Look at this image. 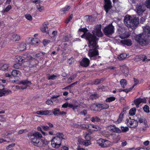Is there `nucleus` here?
Here are the masks:
<instances>
[{
	"instance_id": "nucleus-1",
	"label": "nucleus",
	"mask_w": 150,
	"mask_h": 150,
	"mask_svg": "<svg viewBox=\"0 0 150 150\" xmlns=\"http://www.w3.org/2000/svg\"><path fill=\"white\" fill-rule=\"evenodd\" d=\"M143 32L139 35H136L134 37L135 39L141 45L145 46L149 42L148 38L150 37V28L148 26L143 27Z\"/></svg>"
},
{
	"instance_id": "nucleus-2",
	"label": "nucleus",
	"mask_w": 150,
	"mask_h": 150,
	"mask_svg": "<svg viewBox=\"0 0 150 150\" xmlns=\"http://www.w3.org/2000/svg\"><path fill=\"white\" fill-rule=\"evenodd\" d=\"M42 134L37 132L34 133L31 135L30 139L31 142L34 145L39 147L44 146L47 144V141L41 139Z\"/></svg>"
},
{
	"instance_id": "nucleus-3",
	"label": "nucleus",
	"mask_w": 150,
	"mask_h": 150,
	"mask_svg": "<svg viewBox=\"0 0 150 150\" xmlns=\"http://www.w3.org/2000/svg\"><path fill=\"white\" fill-rule=\"evenodd\" d=\"M92 33L93 34L89 32L83 33L81 36V38H85L88 41L89 47H92L95 46L96 44V41H98L99 40L95 35H94V31H93Z\"/></svg>"
},
{
	"instance_id": "nucleus-4",
	"label": "nucleus",
	"mask_w": 150,
	"mask_h": 150,
	"mask_svg": "<svg viewBox=\"0 0 150 150\" xmlns=\"http://www.w3.org/2000/svg\"><path fill=\"white\" fill-rule=\"evenodd\" d=\"M139 19L135 17L133 18L129 15H126L124 20V23L128 28L132 29L134 28L139 24Z\"/></svg>"
},
{
	"instance_id": "nucleus-5",
	"label": "nucleus",
	"mask_w": 150,
	"mask_h": 150,
	"mask_svg": "<svg viewBox=\"0 0 150 150\" xmlns=\"http://www.w3.org/2000/svg\"><path fill=\"white\" fill-rule=\"evenodd\" d=\"M64 136L62 133H57L56 136L52 138L51 140V145L55 148L57 149L61 145L62 139H65Z\"/></svg>"
},
{
	"instance_id": "nucleus-6",
	"label": "nucleus",
	"mask_w": 150,
	"mask_h": 150,
	"mask_svg": "<svg viewBox=\"0 0 150 150\" xmlns=\"http://www.w3.org/2000/svg\"><path fill=\"white\" fill-rule=\"evenodd\" d=\"M12 78L15 79V80H12L13 82H15L17 84H22V86H16V88L17 89H24L26 88L28 85L30 84V82L27 80H22L21 81H19V78L18 76H12Z\"/></svg>"
},
{
	"instance_id": "nucleus-7",
	"label": "nucleus",
	"mask_w": 150,
	"mask_h": 150,
	"mask_svg": "<svg viewBox=\"0 0 150 150\" xmlns=\"http://www.w3.org/2000/svg\"><path fill=\"white\" fill-rule=\"evenodd\" d=\"M38 63V61L35 59L33 58L31 55H28L26 57V61L25 62L24 66L25 67L30 69L35 66Z\"/></svg>"
},
{
	"instance_id": "nucleus-8",
	"label": "nucleus",
	"mask_w": 150,
	"mask_h": 150,
	"mask_svg": "<svg viewBox=\"0 0 150 150\" xmlns=\"http://www.w3.org/2000/svg\"><path fill=\"white\" fill-rule=\"evenodd\" d=\"M97 41H96V44L95 46L92 47H89L91 49L89 50L88 53V56L91 58H93L94 59H96L97 56L99 54L98 51L97 50L98 46L97 45Z\"/></svg>"
},
{
	"instance_id": "nucleus-9",
	"label": "nucleus",
	"mask_w": 150,
	"mask_h": 150,
	"mask_svg": "<svg viewBox=\"0 0 150 150\" xmlns=\"http://www.w3.org/2000/svg\"><path fill=\"white\" fill-rule=\"evenodd\" d=\"M114 27L112 23H110L104 28L103 31L105 35H111L114 33Z\"/></svg>"
},
{
	"instance_id": "nucleus-10",
	"label": "nucleus",
	"mask_w": 150,
	"mask_h": 150,
	"mask_svg": "<svg viewBox=\"0 0 150 150\" xmlns=\"http://www.w3.org/2000/svg\"><path fill=\"white\" fill-rule=\"evenodd\" d=\"M97 143L99 146L102 148L108 147L111 144L110 141L102 139H100L97 140Z\"/></svg>"
},
{
	"instance_id": "nucleus-11",
	"label": "nucleus",
	"mask_w": 150,
	"mask_h": 150,
	"mask_svg": "<svg viewBox=\"0 0 150 150\" xmlns=\"http://www.w3.org/2000/svg\"><path fill=\"white\" fill-rule=\"evenodd\" d=\"M125 123L129 127L131 128H134L138 125V122L134 119H127L125 121Z\"/></svg>"
},
{
	"instance_id": "nucleus-12",
	"label": "nucleus",
	"mask_w": 150,
	"mask_h": 150,
	"mask_svg": "<svg viewBox=\"0 0 150 150\" xmlns=\"http://www.w3.org/2000/svg\"><path fill=\"white\" fill-rule=\"evenodd\" d=\"M16 132V130H12L9 132L7 134H2V137H4V139H0V143L2 142H9L11 141V139L8 137H7L8 135L14 133Z\"/></svg>"
},
{
	"instance_id": "nucleus-13",
	"label": "nucleus",
	"mask_w": 150,
	"mask_h": 150,
	"mask_svg": "<svg viewBox=\"0 0 150 150\" xmlns=\"http://www.w3.org/2000/svg\"><path fill=\"white\" fill-rule=\"evenodd\" d=\"M101 24L97 25L96 27L95 31H93L94 33H96V36L98 37H101L103 36V34L101 31Z\"/></svg>"
},
{
	"instance_id": "nucleus-14",
	"label": "nucleus",
	"mask_w": 150,
	"mask_h": 150,
	"mask_svg": "<svg viewBox=\"0 0 150 150\" xmlns=\"http://www.w3.org/2000/svg\"><path fill=\"white\" fill-rule=\"evenodd\" d=\"M103 7L106 13H108L109 10L112 8V2L111 1L107 2H104Z\"/></svg>"
},
{
	"instance_id": "nucleus-15",
	"label": "nucleus",
	"mask_w": 150,
	"mask_h": 150,
	"mask_svg": "<svg viewBox=\"0 0 150 150\" xmlns=\"http://www.w3.org/2000/svg\"><path fill=\"white\" fill-rule=\"evenodd\" d=\"M134 102L137 108L139 107V105L141 103H146V100L145 98H140L136 99L134 100Z\"/></svg>"
},
{
	"instance_id": "nucleus-16",
	"label": "nucleus",
	"mask_w": 150,
	"mask_h": 150,
	"mask_svg": "<svg viewBox=\"0 0 150 150\" xmlns=\"http://www.w3.org/2000/svg\"><path fill=\"white\" fill-rule=\"evenodd\" d=\"M79 62L81 66L86 67L89 66L90 60L87 58H83Z\"/></svg>"
},
{
	"instance_id": "nucleus-17",
	"label": "nucleus",
	"mask_w": 150,
	"mask_h": 150,
	"mask_svg": "<svg viewBox=\"0 0 150 150\" xmlns=\"http://www.w3.org/2000/svg\"><path fill=\"white\" fill-rule=\"evenodd\" d=\"M136 9L137 13L139 16H142L144 12L145 11V9L143 6L140 5H137Z\"/></svg>"
},
{
	"instance_id": "nucleus-18",
	"label": "nucleus",
	"mask_w": 150,
	"mask_h": 150,
	"mask_svg": "<svg viewBox=\"0 0 150 150\" xmlns=\"http://www.w3.org/2000/svg\"><path fill=\"white\" fill-rule=\"evenodd\" d=\"M26 58H25L24 57L20 56H16L15 58V61L16 62H21V64L23 63L24 65L25 62L26 61Z\"/></svg>"
},
{
	"instance_id": "nucleus-19",
	"label": "nucleus",
	"mask_w": 150,
	"mask_h": 150,
	"mask_svg": "<svg viewBox=\"0 0 150 150\" xmlns=\"http://www.w3.org/2000/svg\"><path fill=\"white\" fill-rule=\"evenodd\" d=\"M71 6L69 5H66L61 8L60 10V14L61 15L66 14L70 9Z\"/></svg>"
},
{
	"instance_id": "nucleus-20",
	"label": "nucleus",
	"mask_w": 150,
	"mask_h": 150,
	"mask_svg": "<svg viewBox=\"0 0 150 150\" xmlns=\"http://www.w3.org/2000/svg\"><path fill=\"white\" fill-rule=\"evenodd\" d=\"M107 129L109 131L119 133L120 132V129L114 125L108 126L107 127Z\"/></svg>"
},
{
	"instance_id": "nucleus-21",
	"label": "nucleus",
	"mask_w": 150,
	"mask_h": 150,
	"mask_svg": "<svg viewBox=\"0 0 150 150\" xmlns=\"http://www.w3.org/2000/svg\"><path fill=\"white\" fill-rule=\"evenodd\" d=\"M36 113L39 115H52V111L50 110H40L36 112Z\"/></svg>"
},
{
	"instance_id": "nucleus-22",
	"label": "nucleus",
	"mask_w": 150,
	"mask_h": 150,
	"mask_svg": "<svg viewBox=\"0 0 150 150\" xmlns=\"http://www.w3.org/2000/svg\"><path fill=\"white\" fill-rule=\"evenodd\" d=\"M0 90V97L5 96L6 94H8L11 93V90L6 89H4Z\"/></svg>"
},
{
	"instance_id": "nucleus-23",
	"label": "nucleus",
	"mask_w": 150,
	"mask_h": 150,
	"mask_svg": "<svg viewBox=\"0 0 150 150\" xmlns=\"http://www.w3.org/2000/svg\"><path fill=\"white\" fill-rule=\"evenodd\" d=\"M120 69L121 72L124 75H128L129 69L127 67L125 66L121 67Z\"/></svg>"
},
{
	"instance_id": "nucleus-24",
	"label": "nucleus",
	"mask_w": 150,
	"mask_h": 150,
	"mask_svg": "<svg viewBox=\"0 0 150 150\" xmlns=\"http://www.w3.org/2000/svg\"><path fill=\"white\" fill-rule=\"evenodd\" d=\"M74 126L75 127L81 128H83L85 129H88L89 130H90L91 129H90L91 127H90V125H87L84 124H83L82 125H79L76 124V125Z\"/></svg>"
},
{
	"instance_id": "nucleus-25",
	"label": "nucleus",
	"mask_w": 150,
	"mask_h": 150,
	"mask_svg": "<svg viewBox=\"0 0 150 150\" xmlns=\"http://www.w3.org/2000/svg\"><path fill=\"white\" fill-rule=\"evenodd\" d=\"M121 43L124 45L128 46H130L132 45V42L131 39H126L121 41Z\"/></svg>"
},
{
	"instance_id": "nucleus-26",
	"label": "nucleus",
	"mask_w": 150,
	"mask_h": 150,
	"mask_svg": "<svg viewBox=\"0 0 150 150\" xmlns=\"http://www.w3.org/2000/svg\"><path fill=\"white\" fill-rule=\"evenodd\" d=\"M125 113V112L124 111H123L121 112L117 120L115 122L116 123L118 124L121 122L123 120V115Z\"/></svg>"
},
{
	"instance_id": "nucleus-27",
	"label": "nucleus",
	"mask_w": 150,
	"mask_h": 150,
	"mask_svg": "<svg viewBox=\"0 0 150 150\" xmlns=\"http://www.w3.org/2000/svg\"><path fill=\"white\" fill-rule=\"evenodd\" d=\"M8 67V64H3L1 63L0 64V69L3 70L5 71L6 70Z\"/></svg>"
},
{
	"instance_id": "nucleus-28",
	"label": "nucleus",
	"mask_w": 150,
	"mask_h": 150,
	"mask_svg": "<svg viewBox=\"0 0 150 150\" xmlns=\"http://www.w3.org/2000/svg\"><path fill=\"white\" fill-rule=\"evenodd\" d=\"M90 129H91L89 131L92 130L93 131H97L100 129V128L98 126L96 125H90Z\"/></svg>"
},
{
	"instance_id": "nucleus-29",
	"label": "nucleus",
	"mask_w": 150,
	"mask_h": 150,
	"mask_svg": "<svg viewBox=\"0 0 150 150\" xmlns=\"http://www.w3.org/2000/svg\"><path fill=\"white\" fill-rule=\"evenodd\" d=\"M138 57V58L140 59V60H142L143 62L150 61V59H148L146 56L144 55H141Z\"/></svg>"
},
{
	"instance_id": "nucleus-30",
	"label": "nucleus",
	"mask_w": 150,
	"mask_h": 150,
	"mask_svg": "<svg viewBox=\"0 0 150 150\" xmlns=\"http://www.w3.org/2000/svg\"><path fill=\"white\" fill-rule=\"evenodd\" d=\"M46 53L43 52H39L37 53L35 55V57L36 58L40 57L41 59L42 58V59L44 57V56Z\"/></svg>"
},
{
	"instance_id": "nucleus-31",
	"label": "nucleus",
	"mask_w": 150,
	"mask_h": 150,
	"mask_svg": "<svg viewBox=\"0 0 150 150\" xmlns=\"http://www.w3.org/2000/svg\"><path fill=\"white\" fill-rule=\"evenodd\" d=\"M21 73V72L19 71L16 70H13L11 72V75L9 74L6 73L5 74V75H20Z\"/></svg>"
},
{
	"instance_id": "nucleus-32",
	"label": "nucleus",
	"mask_w": 150,
	"mask_h": 150,
	"mask_svg": "<svg viewBox=\"0 0 150 150\" xmlns=\"http://www.w3.org/2000/svg\"><path fill=\"white\" fill-rule=\"evenodd\" d=\"M39 40L38 38H33L31 40L30 44L33 45H38V44Z\"/></svg>"
},
{
	"instance_id": "nucleus-33",
	"label": "nucleus",
	"mask_w": 150,
	"mask_h": 150,
	"mask_svg": "<svg viewBox=\"0 0 150 150\" xmlns=\"http://www.w3.org/2000/svg\"><path fill=\"white\" fill-rule=\"evenodd\" d=\"M97 107H98V108H100L101 109H105L108 108L109 107V105L108 104L104 103L102 104L98 105Z\"/></svg>"
},
{
	"instance_id": "nucleus-34",
	"label": "nucleus",
	"mask_w": 150,
	"mask_h": 150,
	"mask_svg": "<svg viewBox=\"0 0 150 150\" xmlns=\"http://www.w3.org/2000/svg\"><path fill=\"white\" fill-rule=\"evenodd\" d=\"M20 39V36L16 34H13L12 36V38L11 40L13 42L19 41Z\"/></svg>"
},
{
	"instance_id": "nucleus-35",
	"label": "nucleus",
	"mask_w": 150,
	"mask_h": 150,
	"mask_svg": "<svg viewBox=\"0 0 150 150\" xmlns=\"http://www.w3.org/2000/svg\"><path fill=\"white\" fill-rule=\"evenodd\" d=\"M127 56V54L125 53H123L119 55L118 57V59L122 60L125 59Z\"/></svg>"
},
{
	"instance_id": "nucleus-36",
	"label": "nucleus",
	"mask_w": 150,
	"mask_h": 150,
	"mask_svg": "<svg viewBox=\"0 0 150 150\" xmlns=\"http://www.w3.org/2000/svg\"><path fill=\"white\" fill-rule=\"evenodd\" d=\"M127 83L126 80L125 79H121L120 81V84L123 88H125L127 84Z\"/></svg>"
},
{
	"instance_id": "nucleus-37",
	"label": "nucleus",
	"mask_w": 150,
	"mask_h": 150,
	"mask_svg": "<svg viewBox=\"0 0 150 150\" xmlns=\"http://www.w3.org/2000/svg\"><path fill=\"white\" fill-rule=\"evenodd\" d=\"M130 35L129 32H125L123 34L121 35L120 37L121 38L123 39L128 38Z\"/></svg>"
},
{
	"instance_id": "nucleus-38",
	"label": "nucleus",
	"mask_w": 150,
	"mask_h": 150,
	"mask_svg": "<svg viewBox=\"0 0 150 150\" xmlns=\"http://www.w3.org/2000/svg\"><path fill=\"white\" fill-rule=\"evenodd\" d=\"M137 119L140 123H144L145 125L147 122L146 119L144 117H138Z\"/></svg>"
},
{
	"instance_id": "nucleus-39",
	"label": "nucleus",
	"mask_w": 150,
	"mask_h": 150,
	"mask_svg": "<svg viewBox=\"0 0 150 150\" xmlns=\"http://www.w3.org/2000/svg\"><path fill=\"white\" fill-rule=\"evenodd\" d=\"M92 133V132L89 131V133H86L84 134V136L85 139L86 140H90L91 139L90 134Z\"/></svg>"
},
{
	"instance_id": "nucleus-40",
	"label": "nucleus",
	"mask_w": 150,
	"mask_h": 150,
	"mask_svg": "<svg viewBox=\"0 0 150 150\" xmlns=\"http://www.w3.org/2000/svg\"><path fill=\"white\" fill-rule=\"evenodd\" d=\"M136 109L135 108H132L130 109L129 111V114L131 116H133L135 114Z\"/></svg>"
},
{
	"instance_id": "nucleus-41",
	"label": "nucleus",
	"mask_w": 150,
	"mask_h": 150,
	"mask_svg": "<svg viewBox=\"0 0 150 150\" xmlns=\"http://www.w3.org/2000/svg\"><path fill=\"white\" fill-rule=\"evenodd\" d=\"M73 107L72 104L70 103H68L67 102L65 103L62 106V108H66L67 107H69L71 108Z\"/></svg>"
},
{
	"instance_id": "nucleus-42",
	"label": "nucleus",
	"mask_w": 150,
	"mask_h": 150,
	"mask_svg": "<svg viewBox=\"0 0 150 150\" xmlns=\"http://www.w3.org/2000/svg\"><path fill=\"white\" fill-rule=\"evenodd\" d=\"M115 97L112 96L108 98L105 101L107 102H111L112 101L115 100Z\"/></svg>"
},
{
	"instance_id": "nucleus-43",
	"label": "nucleus",
	"mask_w": 150,
	"mask_h": 150,
	"mask_svg": "<svg viewBox=\"0 0 150 150\" xmlns=\"http://www.w3.org/2000/svg\"><path fill=\"white\" fill-rule=\"evenodd\" d=\"M97 105H97L95 104H93L90 107L91 109L93 110H98V107H97Z\"/></svg>"
},
{
	"instance_id": "nucleus-44",
	"label": "nucleus",
	"mask_w": 150,
	"mask_h": 150,
	"mask_svg": "<svg viewBox=\"0 0 150 150\" xmlns=\"http://www.w3.org/2000/svg\"><path fill=\"white\" fill-rule=\"evenodd\" d=\"M136 85V84H134L132 87L129 88L123 89V91L125 92L126 93H128Z\"/></svg>"
},
{
	"instance_id": "nucleus-45",
	"label": "nucleus",
	"mask_w": 150,
	"mask_h": 150,
	"mask_svg": "<svg viewBox=\"0 0 150 150\" xmlns=\"http://www.w3.org/2000/svg\"><path fill=\"white\" fill-rule=\"evenodd\" d=\"M52 112L53 114L54 115H59V109L57 108H54L52 110Z\"/></svg>"
},
{
	"instance_id": "nucleus-46",
	"label": "nucleus",
	"mask_w": 150,
	"mask_h": 150,
	"mask_svg": "<svg viewBox=\"0 0 150 150\" xmlns=\"http://www.w3.org/2000/svg\"><path fill=\"white\" fill-rule=\"evenodd\" d=\"M26 45L25 43L21 44L20 45V51H24L26 49Z\"/></svg>"
},
{
	"instance_id": "nucleus-47",
	"label": "nucleus",
	"mask_w": 150,
	"mask_h": 150,
	"mask_svg": "<svg viewBox=\"0 0 150 150\" xmlns=\"http://www.w3.org/2000/svg\"><path fill=\"white\" fill-rule=\"evenodd\" d=\"M88 30L86 28H80L78 32H83V33H87Z\"/></svg>"
},
{
	"instance_id": "nucleus-48",
	"label": "nucleus",
	"mask_w": 150,
	"mask_h": 150,
	"mask_svg": "<svg viewBox=\"0 0 150 150\" xmlns=\"http://www.w3.org/2000/svg\"><path fill=\"white\" fill-rule=\"evenodd\" d=\"M69 38L67 35L64 36L62 39V41L63 42H66L69 41Z\"/></svg>"
},
{
	"instance_id": "nucleus-49",
	"label": "nucleus",
	"mask_w": 150,
	"mask_h": 150,
	"mask_svg": "<svg viewBox=\"0 0 150 150\" xmlns=\"http://www.w3.org/2000/svg\"><path fill=\"white\" fill-rule=\"evenodd\" d=\"M22 64L17 63L14 64L13 65V67L16 69H20L21 66Z\"/></svg>"
},
{
	"instance_id": "nucleus-50",
	"label": "nucleus",
	"mask_w": 150,
	"mask_h": 150,
	"mask_svg": "<svg viewBox=\"0 0 150 150\" xmlns=\"http://www.w3.org/2000/svg\"><path fill=\"white\" fill-rule=\"evenodd\" d=\"M73 18L72 14H71L69 16V18H67L65 21V23L66 24H68L70 21Z\"/></svg>"
},
{
	"instance_id": "nucleus-51",
	"label": "nucleus",
	"mask_w": 150,
	"mask_h": 150,
	"mask_svg": "<svg viewBox=\"0 0 150 150\" xmlns=\"http://www.w3.org/2000/svg\"><path fill=\"white\" fill-rule=\"evenodd\" d=\"M25 17L28 20L31 21L33 19V18L30 14H26L25 15Z\"/></svg>"
},
{
	"instance_id": "nucleus-52",
	"label": "nucleus",
	"mask_w": 150,
	"mask_h": 150,
	"mask_svg": "<svg viewBox=\"0 0 150 150\" xmlns=\"http://www.w3.org/2000/svg\"><path fill=\"white\" fill-rule=\"evenodd\" d=\"M91 120L92 122H99L100 121V120L98 117H92L91 118Z\"/></svg>"
},
{
	"instance_id": "nucleus-53",
	"label": "nucleus",
	"mask_w": 150,
	"mask_h": 150,
	"mask_svg": "<svg viewBox=\"0 0 150 150\" xmlns=\"http://www.w3.org/2000/svg\"><path fill=\"white\" fill-rule=\"evenodd\" d=\"M121 129L122 132H126L129 130V128L127 127H121Z\"/></svg>"
},
{
	"instance_id": "nucleus-54",
	"label": "nucleus",
	"mask_w": 150,
	"mask_h": 150,
	"mask_svg": "<svg viewBox=\"0 0 150 150\" xmlns=\"http://www.w3.org/2000/svg\"><path fill=\"white\" fill-rule=\"evenodd\" d=\"M11 8V5H8L4 10V12L5 13L8 12Z\"/></svg>"
},
{
	"instance_id": "nucleus-55",
	"label": "nucleus",
	"mask_w": 150,
	"mask_h": 150,
	"mask_svg": "<svg viewBox=\"0 0 150 150\" xmlns=\"http://www.w3.org/2000/svg\"><path fill=\"white\" fill-rule=\"evenodd\" d=\"M144 111L146 112H149V107L147 105L144 106L143 108Z\"/></svg>"
},
{
	"instance_id": "nucleus-56",
	"label": "nucleus",
	"mask_w": 150,
	"mask_h": 150,
	"mask_svg": "<svg viewBox=\"0 0 150 150\" xmlns=\"http://www.w3.org/2000/svg\"><path fill=\"white\" fill-rule=\"evenodd\" d=\"M145 5L147 8L150 9V0H146Z\"/></svg>"
},
{
	"instance_id": "nucleus-57",
	"label": "nucleus",
	"mask_w": 150,
	"mask_h": 150,
	"mask_svg": "<svg viewBox=\"0 0 150 150\" xmlns=\"http://www.w3.org/2000/svg\"><path fill=\"white\" fill-rule=\"evenodd\" d=\"M91 144L90 140H86L84 141L83 143V145L86 146H88Z\"/></svg>"
},
{
	"instance_id": "nucleus-58",
	"label": "nucleus",
	"mask_w": 150,
	"mask_h": 150,
	"mask_svg": "<svg viewBox=\"0 0 150 150\" xmlns=\"http://www.w3.org/2000/svg\"><path fill=\"white\" fill-rule=\"evenodd\" d=\"M48 28L47 26H44L43 27H42L41 28V30L43 32L45 33L48 30Z\"/></svg>"
},
{
	"instance_id": "nucleus-59",
	"label": "nucleus",
	"mask_w": 150,
	"mask_h": 150,
	"mask_svg": "<svg viewBox=\"0 0 150 150\" xmlns=\"http://www.w3.org/2000/svg\"><path fill=\"white\" fill-rule=\"evenodd\" d=\"M98 96L97 94H92L90 96V98L91 99L93 100L94 99H96V98H98Z\"/></svg>"
},
{
	"instance_id": "nucleus-60",
	"label": "nucleus",
	"mask_w": 150,
	"mask_h": 150,
	"mask_svg": "<svg viewBox=\"0 0 150 150\" xmlns=\"http://www.w3.org/2000/svg\"><path fill=\"white\" fill-rule=\"evenodd\" d=\"M78 141L79 144H83V140L81 137H79L78 139Z\"/></svg>"
},
{
	"instance_id": "nucleus-61",
	"label": "nucleus",
	"mask_w": 150,
	"mask_h": 150,
	"mask_svg": "<svg viewBox=\"0 0 150 150\" xmlns=\"http://www.w3.org/2000/svg\"><path fill=\"white\" fill-rule=\"evenodd\" d=\"M50 41L49 40H43V44L44 46H46L47 45H48L50 42Z\"/></svg>"
},
{
	"instance_id": "nucleus-62",
	"label": "nucleus",
	"mask_w": 150,
	"mask_h": 150,
	"mask_svg": "<svg viewBox=\"0 0 150 150\" xmlns=\"http://www.w3.org/2000/svg\"><path fill=\"white\" fill-rule=\"evenodd\" d=\"M46 103L48 105H53V102L51 100H48L46 101Z\"/></svg>"
},
{
	"instance_id": "nucleus-63",
	"label": "nucleus",
	"mask_w": 150,
	"mask_h": 150,
	"mask_svg": "<svg viewBox=\"0 0 150 150\" xmlns=\"http://www.w3.org/2000/svg\"><path fill=\"white\" fill-rule=\"evenodd\" d=\"M74 59L72 57H71V58L68 59V61L69 64H71L74 62Z\"/></svg>"
},
{
	"instance_id": "nucleus-64",
	"label": "nucleus",
	"mask_w": 150,
	"mask_h": 150,
	"mask_svg": "<svg viewBox=\"0 0 150 150\" xmlns=\"http://www.w3.org/2000/svg\"><path fill=\"white\" fill-rule=\"evenodd\" d=\"M56 76H49L47 78L49 80H53L56 78Z\"/></svg>"
}]
</instances>
